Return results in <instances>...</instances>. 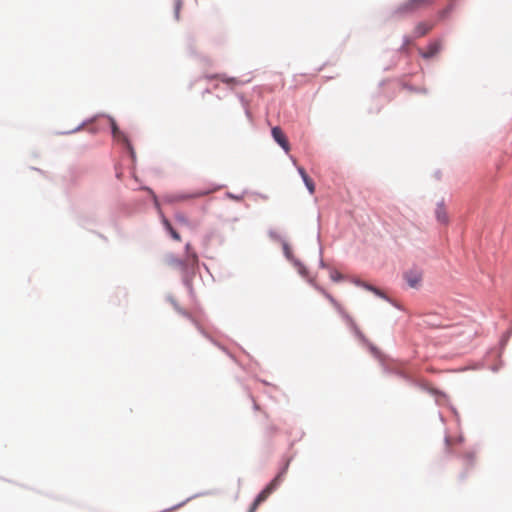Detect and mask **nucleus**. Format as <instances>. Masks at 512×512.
<instances>
[{"mask_svg":"<svg viewBox=\"0 0 512 512\" xmlns=\"http://www.w3.org/2000/svg\"><path fill=\"white\" fill-rule=\"evenodd\" d=\"M172 238L176 241H181V236L179 233L173 228L172 231L169 232Z\"/></svg>","mask_w":512,"mask_h":512,"instance_id":"4468645a","label":"nucleus"},{"mask_svg":"<svg viewBox=\"0 0 512 512\" xmlns=\"http://www.w3.org/2000/svg\"><path fill=\"white\" fill-rule=\"evenodd\" d=\"M298 172L301 175L302 179H304L305 176H308L303 167H298Z\"/></svg>","mask_w":512,"mask_h":512,"instance_id":"a211bd4d","label":"nucleus"},{"mask_svg":"<svg viewBox=\"0 0 512 512\" xmlns=\"http://www.w3.org/2000/svg\"><path fill=\"white\" fill-rule=\"evenodd\" d=\"M205 78L207 80L218 79L221 82L227 84L231 88H233L235 85L239 84L238 79L233 78V77H228L225 74L206 75Z\"/></svg>","mask_w":512,"mask_h":512,"instance_id":"423d86ee","label":"nucleus"},{"mask_svg":"<svg viewBox=\"0 0 512 512\" xmlns=\"http://www.w3.org/2000/svg\"><path fill=\"white\" fill-rule=\"evenodd\" d=\"M181 6H182V1L181 0H176V3H175V17H176V19H179V13H180Z\"/></svg>","mask_w":512,"mask_h":512,"instance_id":"ddd939ff","label":"nucleus"},{"mask_svg":"<svg viewBox=\"0 0 512 512\" xmlns=\"http://www.w3.org/2000/svg\"><path fill=\"white\" fill-rule=\"evenodd\" d=\"M364 287L367 288L368 290H371V291L375 292L376 294L380 295V292L378 289H376L368 284H364Z\"/></svg>","mask_w":512,"mask_h":512,"instance_id":"f3484780","label":"nucleus"},{"mask_svg":"<svg viewBox=\"0 0 512 512\" xmlns=\"http://www.w3.org/2000/svg\"><path fill=\"white\" fill-rule=\"evenodd\" d=\"M273 139L286 151L290 150L289 142L280 127L272 128Z\"/></svg>","mask_w":512,"mask_h":512,"instance_id":"20e7f679","label":"nucleus"},{"mask_svg":"<svg viewBox=\"0 0 512 512\" xmlns=\"http://www.w3.org/2000/svg\"><path fill=\"white\" fill-rule=\"evenodd\" d=\"M432 2L433 0H408L399 10L402 12L413 11L430 5Z\"/></svg>","mask_w":512,"mask_h":512,"instance_id":"7ed1b4c3","label":"nucleus"},{"mask_svg":"<svg viewBox=\"0 0 512 512\" xmlns=\"http://www.w3.org/2000/svg\"><path fill=\"white\" fill-rule=\"evenodd\" d=\"M282 474H278L256 497L248 512H255L258 506L264 502L279 486Z\"/></svg>","mask_w":512,"mask_h":512,"instance_id":"f257e3e1","label":"nucleus"},{"mask_svg":"<svg viewBox=\"0 0 512 512\" xmlns=\"http://www.w3.org/2000/svg\"><path fill=\"white\" fill-rule=\"evenodd\" d=\"M435 214H436L437 220L440 223H442V224L448 223L449 218H448V214H447V211H446V208H445V205L443 202H441L437 205Z\"/></svg>","mask_w":512,"mask_h":512,"instance_id":"0eeeda50","label":"nucleus"},{"mask_svg":"<svg viewBox=\"0 0 512 512\" xmlns=\"http://www.w3.org/2000/svg\"><path fill=\"white\" fill-rule=\"evenodd\" d=\"M474 458H475L474 453H472V452H468L463 455V460L466 465H472L474 462Z\"/></svg>","mask_w":512,"mask_h":512,"instance_id":"f8f14e48","label":"nucleus"},{"mask_svg":"<svg viewBox=\"0 0 512 512\" xmlns=\"http://www.w3.org/2000/svg\"><path fill=\"white\" fill-rule=\"evenodd\" d=\"M162 222H163V225L165 226V228L169 232L172 231L173 227H172L171 223L166 218H163Z\"/></svg>","mask_w":512,"mask_h":512,"instance_id":"dca6fc26","label":"nucleus"},{"mask_svg":"<svg viewBox=\"0 0 512 512\" xmlns=\"http://www.w3.org/2000/svg\"><path fill=\"white\" fill-rule=\"evenodd\" d=\"M439 49H440L439 45L437 43H435V44L431 45L429 47V50L424 52L422 55L425 58H431L439 52Z\"/></svg>","mask_w":512,"mask_h":512,"instance_id":"9d476101","label":"nucleus"},{"mask_svg":"<svg viewBox=\"0 0 512 512\" xmlns=\"http://www.w3.org/2000/svg\"><path fill=\"white\" fill-rule=\"evenodd\" d=\"M111 128H112V133H113L114 138H116L118 141L124 142L127 145L128 149L132 150L127 137L125 136L124 133H122L119 130V128L117 127L115 121H112Z\"/></svg>","mask_w":512,"mask_h":512,"instance_id":"6e6552de","label":"nucleus"},{"mask_svg":"<svg viewBox=\"0 0 512 512\" xmlns=\"http://www.w3.org/2000/svg\"><path fill=\"white\" fill-rule=\"evenodd\" d=\"M177 220L182 222V223H185L186 222V219L184 216H177Z\"/></svg>","mask_w":512,"mask_h":512,"instance_id":"6ab92c4d","label":"nucleus"},{"mask_svg":"<svg viewBox=\"0 0 512 512\" xmlns=\"http://www.w3.org/2000/svg\"><path fill=\"white\" fill-rule=\"evenodd\" d=\"M307 189L309 190L310 194H313L315 192V184L312 181V179L309 176H305L303 179Z\"/></svg>","mask_w":512,"mask_h":512,"instance_id":"9b49d317","label":"nucleus"},{"mask_svg":"<svg viewBox=\"0 0 512 512\" xmlns=\"http://www.w3.org/2000/svg\"><path fill=\"white\" fill-rule=\"evenodd\" d=\"M450 441H451L450 438L447 437L446 440H445L447 447L450 446Z\"/></svg>","mask_w":512,"mask_h":512,"instance_id":"aec40b11","label":"nucleus"},{"mask_svg":"<svg viewBox=\"0 0 512 512\" xmlns=\"http://www.w3.org/2000/svg\"><path fill=\"white\" fill-rule=\"evenodd\" d=\"M404 278L410 287L416 288L422 280V274L418 270H410L404 274Z\"/></svg>","mask_w":512,"mask_h":512,"instance_id":"39448f33","label":"nucleus"},{"mask_svg":"<svg viewBox=\"0 0 512 512\" xmlns=\"http://www.w3.org/2000/svg\"><path fill=\"white\" fill-rule=\"evenodd\" d=\"M162 222H163V225L165 226V228L169 232L172 231L173 227H172L171 223L166 218H163Z\"/></svg>","mask_w":512,"mask_h":512,"instance_id":"2eb2a0df","label":"nucleus"},{"mask_svg":"<svg viewBox=\"0 0 512 512\" xmlns=\"http://www.w3.org/2000/svg\"><path fill=\"white\" fill-rule=\"evenodd\" d=\"M211 190H197L191 193H177L167 197V201L170 203L188 201L195 198H200L208 195Z\"/></svg>","mask_w":512,"mask_h":512,"instance_id":"f03ea898","label":"nucleus"},{"mask_svg":"<svg viewBox=\"0 0 512 512\" xmlns=\"http://www.w3.org/2000/svg\"><path fill=\"white\" fill-rule=\"evenodd\" d=\"M432 29V25L428 23H419L415 28V35L421 37L426 35Z\"/></svg>","mask_w":512,"mask_h":512,"instance_id":"1a4fd4ad","label":"nucleus"}]
</instances>
